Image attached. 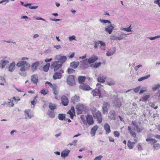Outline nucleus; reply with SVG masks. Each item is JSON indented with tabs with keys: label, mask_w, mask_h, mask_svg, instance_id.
<instances>
[{
	"label": "nucleus",
	"mask_w": 160,
	"mask_h": 160,
	"mask_svg": "<svg viewBox=\"0 0 160 160\" xmlns=\"http://www.w3.org/2000/svg\"><path fill=\"white\" fill-rule=\"evenodd\" d=\"M74 113L73 112H72L69 110L68 112V113L69 114L70 116V118L71 119H73V114Z\"/></svg>",
	"instance_id": "obj_55"
},
{
	"label": "nucleus",
	"mask_w": 160,
	"mask_h": 160,
	"mask_svg": "<svg viewBox=\"0 0 160 160\" xmlns=\"http://www.w3.org/2000/svg\"><path fill=\"white\" fill-rule=\"evenodd\" d=\"M109 118L112 119H115V112L114 110H111L109 113Z\"/></svg>",
	"instance_id": "obj_25"
},
{
	"label": "nucleus",
	"mask_w": 160,
	"mask_h": 160,
	"mask_svg": "<svg viewBox=\"0 0 160 160\" xmlns=\"http://www.w3.org/2000/svg\"><path fill=\"white\" fill-rule=\"evenodd\" d=\"M154 3L158 4V6L160 8V0H155Z\"/></svg>",
	"instance_id": "obj_61"
},
{
	"label": "nucleus",
	"mask_w": 160,
	"mask_h": 160,
	"mask_svg": "<svg viewBox=\"0 0 160 160\" xmlns=\"http://www.w3.org/2000/svg\"><path fill=\"white\" fill-rule=\"evenodd\" d=\"M15 65L16 64L14 62H12L8 67V71L10 72H13L14 71L15 68Z\"/></svg>",
	"instance_id": "obj_16"
},
{
	"label": "nucleus",
	"mask_w": 160,
	"mask_h": 160,
	"mask_svg": "<svg viewBox=\"0 0 160 160\" xmlns=\"http://www.w3.org/2000/svg\"><path fill=\"white\" fill-rule=\"evenodd\" d=\"M37 98V96H35L34 98V100L31 102V103L32 105H35L36 104L35 102L37 101L36 98Z\"/></svg>",
	"instance_id": "obj_59"
},
{
	"label": "nucleus",
	"mask_w": 160,
	"mask_h": 160,
	"mask_svg": "<svg viewBox=\"0 0 160 160\" xmlns=\"http://www.w3.org/2000/svg\"><path fill=\"white\" fill-rule=\"evenodd\" d=\"M50 63H48L43 67V70L44 71L47 72L48 71L50 67Z\"/></svg>",
	"instance_id": "obj_39"
},
{
	"label": "nucleus",
	"mask_w": 160,
	"mask_h": 160,
	"mask_svg": "<svg viewBox=\"0 0 160 160\" xmlns=\"http://www.w3.org/2000/svg\"><path fill=\"white\" fill-rule=\"evenodd\" d=\"M65 118V115L63 114H59L58 116V118L59 120L62 121Z\"/></svg>",
	"instance_id": "obj_38"
},
{
	"label": "nucleus",
	"mask_w": 160,
	"mask_h": 160,
	"mask_svg": "<svg viewBox=\"0 0 160 160\" xmlns=\"http://www.w3.org/2000/svg\"><path fill=\"white\" fill-rule=\"evenodd\" d=\"M110 38V39L113 40H117V37L115 36L114 35H111Z\"/></svg>",
	"instance_id": "obj_60"
},
{
	"label": "nucleus",
	"mask_w": 160,
	"mask_h": 160,
	"mask_svg": "<svg viewBox=\"0 0 160 160\" xmlns=\"http://www.w3.org/2000/svg\"><path fill=\"white\" fill-rule=\"evenodd\" d=\"M53 93L55 95H57L58 94V92L57 91L58 87L56 85H54L52 88Z\"/></svg>",
	"instance_id": "obj_36"
},
{
	"label": "nucleus",
	"mask_w": 160,
	"mask_h": 160,
	"mask_svg": "<svg viewBox=\"0 0 160 160\" xmlns=\"http://www.w3.org/2000/svg\"><path fill=\"white\" fill-rule=\"evenodd\" d=\"M8 106L9 107H13L14 106V104L11 101V99H9L8 100Z\"/></svg>",
	"instance_id": "obj_51"
},
{
	"label": "nucleus",
	"mask_w": 160,
	"mask_h": 160,
	"mask_svg": "<svg viewBox=\"0 0 160 160\" xmlns=\"http://www.w3.org/2000/svg\"><path fill=\"white\" fill-rule=\"evenodd\" d=\"M79 88L85 91L90 90L92 89L88 85L84 83H81L79 86Z\"/></svg>",
	"instance_id": "obj_8"
},
{
	"label": "nucleus",
	"mask_w": 160,
	"mask_h": 160,
	"mask_svg": "<svg viewBox=\"0 0 160 160\" xmlns=\"http://www.w3.org/2000/svg\"><path fill=\"white\" fill-rule=\"evenodd\" d=\"M39 65V62L38 61H37L33 63L31 66V68L33 72L35 71L38 67Z\"/></svg>",
	"instance_id": "obj_17"
},
{
	"label": "nucleus",
	"mask_w": 160,
	"mask_h": 160,
	"mask_svg": "<svg viewBox=\"0 0 160 160\" xmlns=\"http://www.w3.org/2000/svg\"><path fill=\"white\" fill-rule=\"evenodd\" d=\"M109 105L107 102H104L102 106V112L104 114L107 113Z\"/></svg>",
	"instance_id": "obj_10"
},
{
	"label": "nucleus",
	"mask_w": 160,
	"mask_h": 160,
	"mask_svg": "<svg viewBox=\"0 0 160 160\" xmlns=\"http://www.w3.org/2000/svg\"><path fill=\"white\" fill-rule=\"evenodd\" d=\"M102 155H99L95 157L94 160H101V159L102 158Z\"/></svg>",
	"instance_id": "obj_63"
},
{
	"label": "nucleus",
	"mask_w": 160,
	"mask_h": 160,
	"mask_svg": "<svg viewBox=\"0 0 160 160\" xmlns=\"http://www.w3.org/2000/svg\"><path fill=\"white\" fill-rule=\"evenodd\" d=\"M99 45L101 46V49L103 50H105L106 49V43L105 42L101 41H98Z\"/></svg>",
	"instance_id": "obj_27"
},
{
	"label": "nucleus",
	"mask_w": 160,
	"mask_h": 160,
	"mask_svg": "<svg viewBox=\"0 0 160 160\" xmlns=\"http://www.w3.org/2000/svg\"><path fill=\"white\" fill-rule=\"evenodd\" d=\"M75 71V70L71 68H68V72L69 74H71L73 73Z\"/></svg>",
	"instance_id": "obj_57"
},
{
	"label": "nucleus",
	"mask_w": 160,
	"mask_h": 160,
	"mask_svg": "<svg viewBox=\"0 0 160 160\" xmlns=\"http://www.w3.org/2000/svg\"><path fill=\"white\" fill-rule=\"evenodd\" d=\"M69 152V150L65 149L61 152V156L62 157V158H65L68 155Z\"/></svg>",
	"instance_id": "obj_23"
},
{
	"label": "nucleus",
	"mask_w": 160,
	"mask_h": 160,
	"mask_svg": "<svg viewBox=\"0 0 160 160\" xmlns=\"http://www.w3.org/2000/svg\"><path fill=\"white\" fill-rule=\"evenodd\" d=\"M49 108L52 110H53L56 108V105L55 104H53L52 103H50L49 105Z\"/></svg>",
	"instance_id": "obj_37"
},
{
	"label": "nucleus",
	"mask_w": 160,
	"mask_h": 160,
	"mask_svg": "<svg viewBox=\"0 0 160 160\" xmlns=\"http://www.w3.org/2000/svg\"><path fill=\"white\" fill-rule=\"evenodd\" d=\"M99 21L101 23L103 24L106 23H108L109 24H111V22L110 21L108 20L100 19Z\"/></svg>",
	"instance_id": "obj_41"
},
{
	"label": "nucleus",
	"mask_w": 160,
	"mask_h": 160,
	"mask_svg": "<svg viewBox=\"0 0 160 160\" xmlns=\"http://www.w3.org/2000/svg\"><path fill=\"white\" fill-rule=\"evenodd\" d=\"M159 88H160V85L158 84L157 85H154L152 88V89L153 91H155L157 89H158Z\"/></svg>",
	"instance_id": "obj_47"
},
{
	"label": "nucleus",
	"mask_w": 160,
	"mask_h": 160,
	"mask_svg": "<svg viewBox=\"0 0 160 160\" xmlns=\"http://www.w3.org/2000/svg\"><path fill=\"white\" fill-rule=\"evenodd\" d=\"M150 96L148 95H146L142 98V100L140 99V101H146L149 98Z\"/></svg>",
	"instance_id": "obj_45"
},
{
	"label": "nucleus",
	"mask_w": 160,
	"mask_h": 160,
	"mask_svg": "<svg viewBox=\"0 0 160 160\" xmlns=\"http://www.w3.org/2000/svg\"><path fill=\"white\" fill-rule=\"evenodd\" d=\"M137 131L138 132H141L143 129V128L142 127H138V126L136 128Z\"/></svg>",
	"instance_id": "obj_52"
},
{
	"label": "nucleus",
	"mask_w": 160,
	"mask_h": 160,
	"mask_svg": "<svg viewBox=\"0 0 160 160\" xmlns=\"http://www.w3.org/2000/svg\"><path fill=\"white\" fill-rule=\"evenodd\" d=\"M113 106L120 108L121 106V103L119 99L116 98L113 102Z\"/></svg>",
	"instance_id": "obj_13"
},
{
	"label": "nucleus",
	"mask_w": 160,
	"mask_h": 160,
	"mask_svg": "<svg viewBox=\"0 0 160 160\" xmlns=\"http://www.w3.org/2000/svg\"><path fill=\"white\" fill-rule=\"evenodd\" d=\"M98 128V126L97 125H95L92 128L90 133L92 136H95Z\"/></svg>",
	"instance_id": "obj_21"
},
{
	"label": "nucleus",
	"mask_w": 160,
	"mask_h": 160,
	"mask_svg": "<svg viewBox=\"0 0 160 160\" xmlns=\"http://www.w3.org/2000/svg\"><path fill=\"white\" fill-rule=\"evenodd\" d=\"M45 84H48L49 86L52 88L53 87V86L54 85H56L55 84H52L50 82L47 81L45 83Z\"/></svg>",
	"instance_id": "obj_56"
},
{
	"label": "nucleus",
	"mask_w": 160,
	"mask_h": 160,
	"mask_svg": "<svg viewBox=\"0 0 160 160\" xmlns=\"http://www.w3.org/2000/svg\"><path fill=\"white\" fill-rule=\"evenodd\" d=\"M113 134L115 137H119L120 136V133L118 131H115L113 132Z\"/></svg>",
	"instance_id": "obj_54"
},
{
	"label": "nucleus",
	"mask_w": 160,
	"mask_h": 160,
	"mask_svg": "<svg viewBox=\"0 0 160 160\" xmlns=\"http://www.w3.org/2000/svg\"><path fill=\"white\" fill-rule=\"evenodd\" d=\"M127 145L130 149H132L134 146V145H133V143L129 140L128 142Z\"/></svg>",
	"instance_id": "obj_42"
},
{
	"label": "nucleus",
	"mask_w": 160,
	"mask_h": 160,
	"mask_svg": "<svg viewBox=\"0 0 160 160\" xmlns=\"http://www.w3.org/2000/svg\"><path fill=\"white\" fill-rule=\"evenodd\" d=\"M80 100V97L77 95H75L71 99L72 102L74 104Z\"/></svg>",
	"instance_id": "obj_24"
},
{
	"label": "nucleus",
	"mask_w": 160,
	"mask_h": 160,
	"mask_svg": "<svg viewBox=\"0 0 160 160\" xmlns=\"http://www.w3.org/2000/svg\"><path fill=\"white\" fill-rule=\"evenodd\" d=\"M115 48H114L112 50H110L108 51L106 53V55L107 56H110L112 55L115 53Z\"/></svg>",
	"instance_id": "obj_26"
},
{
	"label": "nucleus",
	"mask_w": 160,
	"mask_h": 160,
	"mask_svg": "<svg viewBox=\"0 0 160 160\" xmlns=\"http://www.w3.org/2000/svg\"><path fill=\"white\" fill-rule=\"evenodd\" d=\"M150 77V75L149 74L148 75H147L146 76L143 77H141V78H139L138 79V81L139 82L143 80H144L145 79L148 78Z\"/></svg>",
	"instance_id": "obj_43"
},
{
	"label": "nucleus",
	"mask_w": 160,
	"mask_h": 160,
	"mask_svg": "<svg viewBox=\"0 0 160 160\" xmlns=\"http://www.w3.org/2000/svg\"><path fill=\"white\" fill-rule=\"evenodd\" d=\"M132 123L136 128L138 126L137 123L135 121H132Z\"/></svg>",
	"instance_id": "obj_64"
},
{
	"label": "nucleus",
	"mask_w": 160,
	"mask_h": 160,
	"mask_svg": "<svg viewBox=\"0 0 160 160\" xmlns=\"http://www.w3.org/2000/svg\"><path fill=\"white\" fill-rule=\"evenodd\" d=\"M124 34L122 32H121L120 34H119V37H117V39L118 40H121L122 39H123L124 38H125V36L128 35Z\"/></svg>",
	"instance_id": "obj_30"
},
{
	"label": "nucleus",
	"mask_w": 160,
	"mask_h": 160,
	"mask_svg": "<svg viewBox=\"0 0 160 160\" xmlns=\"http://www.w3.org/2000/svg\"><path fill=\"white\" fill-rule=\"evenodd\" d=\"M92 112L94 118L97 119L99 123H101L102 122V119L100 112L97 111L96 108H93Z\"/></svg>",
	"instance_id": "obj_3"
},
{
	"label": "nucleus",
	"mask_w": 160,
	"mask_h": 160,
	"mask_svg": "<svg viewBox=\"0 0 160 160\" xmlns=\"http://www.w3.org/2000/svg\"><path fill=\"white\" fill-rule=\"evenodd\" d=\"M96 86L97 88L92 92L93 95L94 96H97L100 98L101 95V89L103 88V86L99 83H97Z\"/></svg>",
	"instance_id": "obj_4"
},
{
	"label": "nucleus",
	"mask_w": 160,
	"mask_h": 160,
	"mask_svg": "<svg viewBox=\"0 0 160 160\" xmlns=\"http://www.w3.org/2000/svg\"><path fill=\"white\" fill-rule=\"evenodd\" d=\"M146 141L148 142H150L153 143H156L157 141L156 140L152 138H147L146 139Z\"/></svg>",
	"instance_id": "obj_40"
},
{
	"label": "nucleus",
	"mask_w": 160,
	"mask_h": 160,
	"mask_svg": "<svg viewBox=\"0 0 160 160\" xmlns=\"http://www.w3.org/2000/svg\"><path fill=\"white\" fill-rule=\"evenodd\" d=\"M159 38H160V35L156 36L154 37H149L148 38L151 40H153Z\"/></svg>",
	"instance_id": "obj_48"
},
{
	"label": "nucleus",
	"mask_w": 160,
	"mask_h": 160,
	"mask_svg": "<svg viewBox=\"0 0 160 160\" xmlns=\"http://www.w3.org/2000/svg\"><path fill=\"white\" fill-rule=\"evenodd\" d=\"M101 64V62H98V63H95L94 64L93 67L95 68H98V67H99V66H100Z\"/></svg>",
	"instance_id": "obj_53"
},
{
	"label": "nucleus",
	"mask_w": 160,
	"mask_h": 160,
	"mask_svg": "<svg viewBox=\"0 0 160 160\" xmlns=\"http://www.w3.org/2000/svg\"><path fill=\"white\" fill-rule=\"evenodd\" d=\"M55 59L58 61L52 62L51 68L52 69L54 68V71H56L61 68L63 63L66 60L67 57L65 56L58 55L55 56Z\"/></svg>",
	"instance_id": "obj_2"
},
{
	"label": "nucleus",
	"mask_w": 160,
	"mask_h": 160,
	"mask_svg": "<svg viewBox=\"0 0 160 160\" xmlns=\"http://www.w3.org/2000/svg\"><path fill=\"white\" fill-rule=\"evenodd\" d=\"M103 127L105 130L106 133V134H108L111 132L110 126L108 123H105L103 126Z\"/></svg>",
	"instance_id": "obj_19"
},
{
	"label": "nucleus",
	"mask_w": 160,
	"mask_h": 160,
	"mask_svg": "<svg viewBox=\"0 0 160 160\" xmlns=\"http://www.w3.org/2000/svg\"><path fill=\"white\" fill-rule=\"evenodd\" d=\"M87 121L88 124L91 125L93 124V121L92 116L88 115L86 117Z\"/></svg>",
	"instance_id": "obj_15"
},
{
	"label": "nucleus",
	"mask_w": 160,
	"mask_h": 160,
	"mask_svg": "<svg viewBox=\"0 0 160 160\" xmlns=\"http://www.w3.org/2000/svg\"><path fill=\"white\" fill-rule=\"evenodd\" d=\"M79 64V62H73L70 63V66L73 68H76L78 66Z\"/></svg>",
	"instance_id": "obj_28"
},
{
	"label": "nucleus",
	"mask_w": 160,
	"mask_h": 160,
	"mask_svg": "<svg viewBox=\"0 0 160 160\" xmlns=\"http://www.w3.org/2000/svg\"><path fill=\"white\" fill-rule=\"evenodd\" d=\"M150 105L152 108H154L155 109L157 108L158 106H155V104L153 103H151L150 104Z\"/></svg>",
	"instance_id": "obj_62"
},
{
	"label": "nucleus",
	"mask_w": 160,
	"mask_h": 160,
	"mask_svg": "<svg viewBox=\"0 0 160 160\" xmlns=\"http://www.w3.org/2000/svg\"><path fill=\"white\" fill-rule=\"evenodd\" d=\"M27 58L23 57L21 60L18 61L16 64L18 67L20 68L19 74L21 76L26 77L27 76L26 71L29 68L30 65L27 62L24 60H28Z\"/></svg>",
	"instance_id": "obj_1"
},
{
	"label": "nucleus",
	"mask_w": 160,
	"mask_h": 160,
	"mask_svg": "<svg viewBox=\"0 0 160 160\" xmlns=\"http://www.w3.org/2000/svg\"><path fill=\"white\" fill-rule=\"evenodd\" d=\"M31 81L33 83L37 85L38 81V76L37 75L35 74L32 76L31 77Z\"/></svg>",
	"instance_id": "obj_11"
},
{
	"label": "nucleus",
	"mask_w": 160,
	"mask_h": 160,
	"mask_svg": "<svg viewBox=\"0 0 160 160\" xmlns=\"http://www.w3.org/2000/svg\"><path fill=\"white\" fill-rule=\"evenodd\" d=\"M64 73L63 70H60L59 72H56L53 75V78L54 79H58L62 77V73Z\"/></svg>",
	"instance_id": "obj_9"
},
{
	"label": "nucleus",
	"mask_w": 160,
	"mask_h": 160,
	"mask_svg": "<svg viewBox=\"0 0 160 160\" xmlns=\"http://www.w3.org/2000/svg\"><path fill=\"white\" fill-rule=\"evenodd\" d=\"M128 130L129 131L130 133L132 135V136L134 138H136V133L134 130L131 129L130 126L128 127Z\"/></svg>",
	"instance_id": "obj_29"
},
{
	"label": "nucleus",
	"mask_w": 160,
	"mask_h": 160,
	"mask_svg": "<svg viewBox=\"0 0 160 160\" xmlns=\"http://www.w3.org/2000/svg\"><path fill=\"white\" fill-rule=\"evenodd\" d=\"M48 114L49 117L51 118H54L55 117V114L53 111H48Z\"/></svg>",
	"instance_id": "obj_33"
},
{
	"label": "nucleus",
	"mask_w": 160,
	"mask_h": 160,
	"mask_svg": "<svg viewBox=\"0 0 160 160\" xmlns=\"http://www.w3.org/2000/svg\"><path fill=\"white\" fill-rule=\"evenodd\" d=\"M114 29V27L112 25L111 23L105 28V31L109 34L112 33L113 30Z\"/></svg>",
	"instance_id": "obj_12"
},
{
	"label": "nucleus",
	"mask_w": 160,
	"mask_h": 160,
	"mask_svg": "<svg viewBox=\"0 0 160 160\" xmlns=\"http://www.w3.org/2000/svg\"><path fill=\"white\" fill-rule=\"evenodd\" d=\"M30 110H26L24 112H25V118H31L33 116V115L32 114L29 113Z\"/></svg>",
	"instance_id": "obj_22"
},
{
	"label": "nucleus",
	"mask_w": 160,
	"mask_h": 160,
	"mask_svg": "<svg viewBox=\"0 0 160 160\" xmlns=\"http://www.w3.org/2000/svg\"><path fill=\"white\" fill-rule=\"evenodd\" d=\"M98 58V57L95 55L93 56L90 58L88 59L89 63L91 64L94 63L97 61Z\"/></svg>",
	"instance_id": "obj_18"
},
{
	"label": "nucleus",
	"mask_w": 160,
	"mask_h": 160,
	"mask_svg": "<svg viewBox=\"0 0 160 160\" xmlns=\"http://www.w3.org/2000/svg\"><path fill=\"white\" fill-rule=\"evenodd\" d=\"M80 67L82 68H87L89 67V62L87 59H86L81 62Z\"/></svg>",
	"instance_id": "obj_7"
},
{
	"label": "nucleus",
	"mask_w": 160,
	"mask_h": 160,
	"mask_svg": "<svg viewBox=\"0 0 160 160\" xmlns=\"http://www.w3.org/2000/svg\"><path fill=\"white\" fill-rule=\"evenodd\" d=\"M74 76L72 75L68 76L67 78V82L68 85L70 86H73L75 85Z\"/></svg>",
	"instance_id": "obj_5"
},
{
	"label": "nucleus",
	"mask_w": 160,
	"mask_h": 160,
	"mask_svg": "<svg viewBox=\"0 0 160 160\" xmlns=\"http://www.w3.org/2000/svg\"><path fill=\"white\" fill-rule=\"evenodd\" d=\"M1 67L2 69L5 67L7 64L9 63V61L8 60H2L1 61Z\"/></svg>",
	"instance_id": "obj_32"
},
{
	"label": "nucleus",
	"mask_w": 160,
	"mask_h": 160,
	"mask_svg": "<svg viewBox=\"0 0 160 160\" xmlns=\"http://www.w3.org/2000/svg\"><path fill=\"white\" fill-rule=\"evenodd\" d=\"M15 0H2L0 1V4H3V5H5L6 3H8L9 1H14Z\"/></svg>",
	"instance_id": "obj_46"
},
{
	"label": "nucleus",
	"mask_w": 160,
	"mask_h": 160,
	"mask_svg": "<svg viewBox=\"0 0 160 160\" xmlns=\"http://www.w3.org/2000/svg\"><path fill=\"white\" fill-rule=\"evenodd\" d=\"M153 147L154 149H155L158 150L159 148V144L158 143H153Z\"/></svg>",
	"instance_id": "obj_49"
},
{
	"label": "nucleus",
	"mask_w": 160,
	"mask_h": 160,
	"mask_svg": "<svg viewBox=\"0 0 160 160\" xmlns=\"http://www.w3.org/2000/svg\"><path fill=\"white\" fill-rule=\"evenodd\" d=\"M33 18H35L37 20H41L45 21L46 22H47V21L45 19H43L41 17L36 18L35 17H34Z\"/></svg>",
	"instance_id": "obj_58"
},
{
	"label": "nucleus",
	"mask_w": 160,
	"mask_h": 160,
	"mask_svg": "<svg viewBox=\"0 0 160 160\" xmlns=\"http://www.w3.org/2000/svg\"><path fill=\"white\" fill-rule=\"evenodd\" d=\"M107 78V77L105 75H100L98 78V81L100 82L103 83L105 82V80Z\"/></svg>",
	"instance_id": "obj_20"
},
{
	"label": "nucleus",
	"mask_w": 160,
	"mask_h": 160,
	"mask_svg": "<svg viewBox=\"0 0 160 160\" xmlns=\"http://www.w3.org/2000/svg\"><path fill=\"white\" fill-rule=\"evenodd\" d=\"M76 109L78 112L79 114H81L83 113V111H84L85 109V107L83 104H79L76 106Z\"/></svg>",
	"instance_id": "obj_6"
},
{
	"label": "nucleus",
	"mask_w": 160,
	"mask_h": 160,
	"mask_svg": "<svg viewBox=\"0 0 160 160\" xmlns=\"http://www.w3.org/2000/svg\"><path fill=\"white\" fill-rule=\"evenodd\" d=\"M62 102L64 106H67L68 103V100L67 97L65 96H63L61 97Z\"/></svg>",
	"instance_id": "obj_14"
},
{
	"label": "nucleus",
	"mask_w": 160,
	"mask_h": 160,
	"mask_svg": "<svg viewBox=\"0 0 160 160\" xmlns=\"http://www.w3.org/2000/svg\"><path fill=\"white\" fill-rule=\"evenodd\" d=\"M78 79L79 83H82L85 81V78L84 76H79Z\"/></svg>",
	"instance_id": "obj_35"
},
{
	"label": "nucleus",
	"mask_w": 160,
	"mask_h": 160,
	"mask_svg": "<svg viewBox=\"0 0 160 160\" xmlns=\"http://www.w3.org/2000/svg\"><path fill=\"white\" fill-rule=\"evenodd\" d=\"M76 37L74 35H73L72 36H70L68 38L69 40V41H72L73 40H76Z\"/></svg>",
	"instance_id": "obj_50"
},
{
	"label": "nucleus",
	"mask_w": 160,
	"mask_h": 160,
	"mask_svg": "<svg viewBox=\"0 0 160 160\" xmlns=\"http://www.w3.org/2000/svg\"><path fill=\"white\" fill-rule=\"evenodd\" d=\"M40 92L43 95L45 96L48 93V91L47 89H43Z\"/></svg>",
	"instance_id": "obj_34"
},
{
	"label": "nucleus",
	"mask_w": 160,
	"mask_h": 160,
	"mask_svg": "<svg viewBox=\"0 0 160 160\" xmlns=\"http://www.w3.org/2000/svg\"><path fill=\"white\" fill-rule=\"evenodd\" d=\"M31 5L32 4L28 3L27 4V6H28L30 9H36L38 7V6H31Z\"/></svg>",
	"instance_id": "obj_44"
},
{
	"label": "nucleus",
	"mask_w": 160,
	"mask_h": 160,
	"mask_svg": "<svg viewBox=\"0 0 160 160\" xmlns=\"http://www.w3.org/2000/svg\"><path fill=\"white\" fill-rule=\"evenodd\" d=\"M108 85L109 86L113 85L115 84V81L112 79H110L107 81Z\"/></svg>",
	"instance_id": "obj_31"
}]
</instances>
